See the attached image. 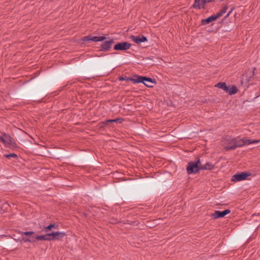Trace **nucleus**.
I'll return each mask as SVG.
<instances>
[{"mask_svg": "<svg viewBox=\"0 0 260 260\" xmlns=\"http://www.w3.org/2000/svg\"><path fill=\"white\" fill-rule=\"evenodd\" d=\"M223 145L224 148L228 150L245 146V143H244V139L237 140L227 136L224 138Z\"/></svg>", "mask_w": 260, "mask_h": 260, "instance_id": "nucleus-1", "label": "nucleus"}, {"mask_svg": "<svg viewBox=\"0 0 260 260\" xmlns=\"http://www.w3.org/2000/svg\"><path fill=\"white\" fill-rule=\"evenodd\" d=\"M200 160L198 159L195 161H190L188 164L187 167V171L189 174L196 173L201 169Z\"/></svg>", "mask_w": 260, "mask_h": 260, "instance_id": "nucleus-2", "label": "nucleus"}, {"mask_svg": "<svg viewBox=\"0 0 260 260\" xmlns=\"http://www.w3.org/2000/svg\"><path fill=\"white\" fill-rule=\"evenodd\" d=\"M250 175V173L247 172H243L240 173L236 174L232 176L231 180L233 182L246 180Z\"/></svg>", "mask_w": 260, "mask_h": 260, "instance_id": "nucleus-3", "label": "nucleus"}, {"mask_svg": "<svg viewBox=\"0 0 260 260\" xmlns=\"http://www.w3.org/2000/svg\"><path fill=\"white\" fill-rule=\"evenodd\" d=\"M151 78L139 76L136 77L135 78L131 79L134 83H142L147 87H153L152 85H149L148 83L145 82V81H151Z\"/></svg>", "mask_w": 260, "mask_h": 260, "instance_id": "nucleus-4", "label": "nucleus"}, {"mask_svg": "<svg viewBox=\"0 0 260 260\" xmlns=\"http://www.w3.org/2000/svg\"><path fill=\"white\" fill-rule=\"evenodd\" d=\"M0 141L2 142L6 146L10 147L13 146V140L9 135L5 133L0 135Z\"/></svg>", "mask_w": 260, "mask_h": 260, "instance_id": "nucleus-5", "label": "nucleus"}, {"mask_svg": "<svg viewBox=\"0 0 260 260\" xmlns=\"http://www.w3.org/2000/svg\"><path fill=\"white\" fill-rule=\"evenodd\" d=\"M131 44L127 42L118 43L115 45L114 49L115 50L125 51L130 48Z\"/></svg>", "mask_w": 260, "mask_h": 260, "instance_id": "nucleus-6", "label": "nucleus"}, {"mask_svg": "<svg viewBox=\"0 0 260 260\" xmlns=\"http://www.w3.org/2000/svg\"><path fill=\"white\" fill-rule=\"evenodd\" d=\"M34 232L32 231H28L22 232V235L29 236V238H23L22 241L24 242H35L36 241V237L32 236Z\"/></svg>", "mask_w": 260, "mask_h": 260, "instance_id": "nucleus-7", "label": "nucleus"}, {"mask_svg": "<svg viewBox=\"0 0 260 260\" xmlns=\"http://www.w3.org/2000/svg\"><path fill=\"white\" fill-rule=\"evenodd\" d=\"M230 212L231 211L229 209H226L223 211L216 210L211 214V216L213 219H217L224 217L226 215L230 213Z\"/></svg>", "mask_w": 260, "mask_h": 260, "instance_id": "nucleus-8", "label": "nucleus"}, {"mask_svg": "<svg viewBox=\"0 0 260 260\" xmlns=\"http://www.w3.org/2000/svg\"><path fill=\"white\" fill-rule=\"evenodd\" d=\"M213 1L214 0H195L193 6L194 8L201 9L204 8L206 4Z\"/></svg>", "mask_w": 260, "mask_h": 260, "instance_id": "nucleus-9", "label": "nucleus"}, {"mask_svg": "<svg viewBox=\"0 0 260 260\" xmlns=\"http://www.w3.org/2000/svg\"><path fill=\"white\" fill-rule=\"evenodd\" d=\"M66 235L64 232H56L49 234V241L59 239Z\"/></svg>", "mask_w": 260, "mask_h": 260, "instance_id": "nucleus-10", "label": "nucleus"}, {"mask_svg": "<svg viewBox=\"0 0 260 260\" xmlns=\"http://www.w3.org/2000/svg\"><path fill=\"white\" fill-rule=\"evenodd\" d=\"M113 43L114 40L113 39L104 42L101 45V50L104 51L109 50Z\"/></svg>", "mask_w": 260, "mask_h": 260, "instance_id": "nucleus-11", "label": "nucleus"}, {"mask_svg": "<svg viewBox=\"0 0 260 260\" xmlns=\"http://www.w3.org/2000/svg\"><path fill=\"white\" fill-rule=\"evenodd\" d=\"M106 39V37L104 36L101 37H92L91 36H88L84 38V41H92L93 42H100L103 41Z\"/></svg>", "mask_w": 260, "mask_h": 260, "instance_id": "nucleus-12", "label": "nucleus"}, {"mask_svg": "<svg viewBox=\"0 0 260 260\" xmlns=\"http://www.w3.org/2000/svg\"><path fill=\"white\" fill-rule=\"evenodd\" d=\"M131 38L134 42H135L137 44H140L141 43L145 42L147 41V38L144 36H132L131 37Z\"/></svg>", "mask_w": 260, "mask_h": 260, "instance_id": "nucleus-13", "label": "nucleus"}, {"mask_svg": "<svg viewBox=\"0 0 260 260\" xmlns=\"http://www.w3.org/2000/svg\"><path fill=\"white\" fill-rule=\"evenodd\" d=\"M217 18H218L217 15H214L209 17L207 18L202 19V25H206L207 24L210 23L213 21L216 20Z\"/></svg>", "mask_w": 260, "mask_h": 260, "instance_id": "nucleus-14", "label": "nucleus"}, {"mask_svg": "<svg viewBox=\"0 0 260 260\" xmlns=\"http://www.w3.org/2000/svg\"><path fill=\"white\" fill-rule=\"evenodd\" d=\"M226 92L230 95L234 94L237 92V87L234 85L228 86V89Z\"/></svg>", "mask_w": 260, "mask_h": 260, "instance_id": "nucleus-15", "label": "nucleus"}, {"mask_svg": "<svg viewBox=\"0 0 260 260\" xmlns=\"http://www.w3.org/2000/svg\"><path fill=\"white\" fill-rule=\"evenodd\" d=\"M36 240H46L49 241V234L45 235H40L36 236Z\"/></svg>", "mask_w": 260, "mask_h": 260, "instance_id": "nucleus-16", "label": "nucleus"}, {"mask_svg": "<svg viewBox=\"0 0 260 260\" xmlns=\"http://www.w3.org/2000/svg\"><path fill=\"white\" fill-rule=\"evenodd\" d=\"M228 8V7L226 5L224 6L221 8V9L216 14L217 17L219 18L222 16V15L226 12Z\"/></svg>", "mask_w": 260, "mask_h": 260, "instance_id": "nucleus-17", "label": "nucleus"}, {"mask_svg": "<svg viewBox=\"0 0 260 260\" xmlns=\"http://www.w3.org/2000/svg\"><path fill=\"white\" fill-rule=\"evenodd\" d=\"M215 86L222 89L225 91L228 89V86L225 82H219L216 84Z\"/></svg>", "mask_w": 260, "mask_h": 260, "instance_id": "nucleus-18", "label": "nucleus"}, {"mask_svg": "<svg viewBox=\"0 0 260 260\" xmlns=\"http://www.w3.org/2000/svg\"><path fill=\"white\" fill-rule=\"evenodd\" d=\"M213 168V165L210 163H206L201 166L202 170H211Z\"/></svg>", "mask_w": 260, "mask_h": 260, "instance_id": "nucleus-19", "label": "nucleus"}, {"mask_svg": "<svg viewBox=\"0 0 260 260\" xmlns=\"http://www.w3.org/2000/svg\"><path fill=\"white\" fill-rule=\"evenodd\" d=\"M259 142L258 140H251L249 139H244V143H245V145H249L251 144H253L255 143H258Z\"/></svg>", "mask_w": 260, "mask_h": 260, "instance_id": "nucleus-20", "label": "nucleus"}, {"mask_svg": "<svg viewBox=\"0 0 260 260\" xmlns=\"http://www.w3.org/2000/svg\"><path fill=\"white\" fill-rule=\"evenodd\" d=\"M17 155L15 153H11V154L5 155V157L7 158L17 157Z\"/></svg>", "mask_w": 260, "mask_h": 260, "instance_id": "nucleus-21", "label": "nucleus"}, {"mask_svg": "<svg viewBox=\"0 0 260 260\" xmlns=\"http://www.w3.org/2000/svg\"><path fill=\"white\" fill-rule=\"evenodd\" d=\"M119 120H120L119 119H109V120H107L106 121V122H117V121H119Z\"/></svg>", "mask_w": 260, "mask_h": 260, "instance_id": "nucleus-22", "label": "nucleus"}, {"mask_svg": "<svg viewBox=\"0 0 260 260\" xmlns=\"http://www.w3.org/2000/svg\"><path fill=\"white\" fill-rule=\"evenodd\" d=\"M55 226V224H50L49 225H48V226L46 227V229L47 230H51V229L54 227Z\"/></svg>", "mask_w": 260, "mask_h": 260, "instance_id": "nucleus-23", "label": "nucleus"}, {"mask_svg": "<svg viewBox=\"0 0 260 260\" xmlns=\"http://www.w3.org/2000/svg\"><path fill=\"white\" fill-rule=\"evenodd\" d=\"M146 83H148L149 85L153 83V80L151 78V81H145Z\"/></svg>", "mask_w": 260, "mask_h": 260, "instance_id": "nucleus-24", "label": "nucleus"}, {"mask_svg": "<svg viewBox=\"0 0 260 260\" xmlns=\"http://www.w3.org/2000/svg\"><path fill=\"white\" fill-rule=\"evenodd\" d=\"M233 10V9H232L225 16V17H228V16H229V15L231 14V13L232 12Z\"/></svg>", "mask_w": 260, "mask_h": 260, "instance_id": "nucleus-25", "label": "nucleus"}]
</instances>
